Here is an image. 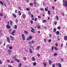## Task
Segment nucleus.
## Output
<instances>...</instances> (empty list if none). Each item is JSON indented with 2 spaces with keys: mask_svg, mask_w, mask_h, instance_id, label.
Instances as JSON below:
<instances>
[{
  "mask_svg": "<svg viewBox=\"0 0 67 67\" xmlns=\"http://www.w3.org/2000/svg\"><path fill=\"white\" fill-rule=\"evenodd\" d=\"M12 15L15 18H16V15L14 14H12Z\"/></svg>",
  "mask_w": 67,
  "mask_h": 67,
  "instance_id": "18",
  "label": "nucleus"
},
{
  "mask_svg": "<svg viewBox=\"0 0 67 67\" xmlns=\"http://www.w3.org/2000/svg\"><path fill=\"white\" fill-rule=\"evenodd\" d=\"M21 36L22 39L24 41H25V36L24 35V34H22L21 35Z\"/></svg>",
  "mask_w": 67,
  "mask_h": 67,
  "instance_id": "3",
  "label": "nucleus"
},
{
  "mask_svg": "<svg viewBox=\"0 0 67 67\" xmlns=\"http://www.w3.org/2000/svg\"><path fill=\"white\" fill-rule=\"evenodd\" d=\"M17 27H18V26H17V25H15V26H14V28L15 29H17Z\"/></svg>",
  "mask_w": 67,
  "mask_h": 67,
  "instance_id": "21",
  "label": "nucleus"
},
{
  "mask_svg": "<svg viewBox=\"0 0 67 67\" xmlns=\"http://www.w3.org/2000/svg\"><path fill=\"white\" fill-rule=\"evenodd\" d=\"M56 65H58V67H62V65H61V64L60 63H56Z\"/></svg>",
  "mask_w": 67,
  "mask_h": 67,
  "instance_id": "7",
  "label": "nucleus"
},
{
  "mask_svg": "<svg viewBox=\"0 0 67 67\" xmlns=\"http://www.w3.org/2000/svg\"><path fill=\"white\" fill-rule=\"evenodd\" d=\"M57 29H58V30H60V27H58L57 28Z\"/></svg>",
  "mask_w": 67,
  "mask_h": 67,
  "instance_id": "44",
  "label": "nucleus"
},
{
  "mask_svg": "<svg viewBox=\"0 0 67 67\" xmlns=\"http://www.w3.org/2000/svg\"><path fill=\"white\" fill-rule=\"evenodd\" d=\"M52 63V61L50 60L49 62V64L51 65V64Z\"/></svg>",
  "mask_w": 67,
  "mask_h": 67,
  "instance_id": "16",
  "label": "nucleus"
},
{
  "mask_svg": "<svg viewBox=\"0 0 67 67\" xmlns=\"http://www.w3.org/2000/svg\"><path fill=\"white\" fill-rule=\"evenodd\" d=\"M64 40L65 41L67 40V36H65L64 38Z\"/></svg>",
  "mask_w": 67,
  "mask_h": 67,
  "instance_id": "14",
  "label": "nucleus"
},
{
  "mask_svg": "<svg viewBox=\"0 0 67 67\" xmlns=\"http://www.w3.org/2000/svg\"><path fill=\"white\" fill-rule=\"evenodd\" d=\"M45 10L46 11H48V9L46 8H45Z\"/></svg>",
  "mask_w": 67,
  "mask_h": 67,
  "instance_id": "57",
  "label": "nucleus"
},
{
  "mask_svg": "<svg viewBox=\"0 0 67 67\" xmlns=\"http://www.w3.org/2000/svg\"><path fill=\"white\" fill-rule=\"evenodd\" d=\"M46 22V20H44L42 21V22L43 23H45V22Z\"/></svg>",
  "mask_w": 67,
  "mask_h": 67,
  "instance_id": "36",
  "label": "nucleus"
},
{
  "mask_svg": "<svg viewBox=\"0 0 67 67\" xmlns=\"http://www.w3.org/2000/svg\"><path fill=\"white\" fill-rule=\"evenodd\" d=\"M24 33L26 34H28V32L26 30H25L24 31Z\"/></svg>",
  "mask_w": 67,
  "mask_h": 67,
  "instance_id": "20",
  "label": "nucleus"
},
{
  "mask_svg": "<svg viewBox=\"0 0 67 67\" xmlns=\"http://www.w3.org/2000/svg\"><path fill=\"white\" fill-rule=\"evenodd\" d=\"M0 3L2 4V5H3V2H2V1H0Z\"/></svg>",
  "mask_w": 67,
  "mask_h": 67,
  "instance_id": "38",
  "label": "nucleus"
},
{
  "mask_svg": "<svg viewBox=\"0 0 67 67\" xmlns=\"http://www.w3.org/2000/svg\"><path fill=\"white\" fill-rule=\"evenodd\" d=\"M7 61L8 63H10V61L9 60H7Z\"/></svg>",
  "mask_w": 67,
  "mask_h": 67,
  "instance_id": "56",
  "label": "nucleus"
},
{
  "mask_svg": "<svg viewBox=\"0 0 67 67\" xmlns=\"http://www.w3.org/2000/svg\"><path fill=\"white\" fill-rule=\"evenodd\" d=\"M22 16L23 18V19H25V18H26V15L25 14H23L22 15Z\"/></svg>",
  "mask_w": 67,
  "mask_h": 67,
  "instance_id": "10",
  "label": "nucleus"
},
{
  "mask_svg": "<svg viewBox=\"0 0 67 67\" xmlns=\"http://www.w3.org/2000/svg\"><path fill=\"white\" fill-rule=\"evenodd\" d=\"M63 0V5L64 7H67V1H65V0Z\"/></svg>",
  "mask_w": 67,
  "mask_h": 67,
  "instance_id": "1",
  "label": "nucleus"
},
{
  "mask_svg": "<svg viewBox=\"0 0 67 67\" xmlns=\"http://www.w3.org/2000/svg\"><path fill=\"white\" fill-rule=\"evenodd\" d=\"M24 59L25 60H26V58L25 57H24Z\"/></svg>",
  "mask_w": 67,
  "mask_h": 67,
  "instance_id": "45",
  "label": "nucleus"
},
{
  "mask_svg": "<svg viewBox=\"0 0 67 67\" xmlns=\"http://www.w3.org/2000/svg\"><path fill=\"white\" fill-rule=\"evenodd\" d=\"M0 64L1 65L2 64V61H1V60L0 59Z\"/></svg>",
  "mask_w": 67,
  "mask_h": 67,
  "instance_id": "50",
  "label": "nucleus"
},
{
  "mask_svg": "<svg viewBox=\"0 0 67 67\" xmlns=\"http://www.w3.org/2000/svg\"><path fill=\"white\" fill-rule=\"evenodd\" d=\"M44 42L45 43H46L47 42V41H46V40L45 39H44Z\"/></svg>",
  "mask_w": 67,
  "mask_h": 67,
  "instance_id": "29",
  "label": "nucleus"
},
{
  "mask_svg": "<svg viewBox=\"0 0 67 67\" xmlns=\"http://www.w3.org/2000/svg\"><path fill=\"white\" fill-rule=\"evenodd\" d=\"M54 31H53V32H55L56 31V29L55 28L54 29Z\"/></svg>",
  "mask_w": 67,
  "mask_h": 67,
  "instance_id": "32",
  "label": "nucleus"
},
{
  "mask_svg": "<svg viewBox=\"0 0 67 67\" xmlns=\"http://www.w3.org/2000/svg\"><path fill=\"white\" fill-rule=\"evenodd\" d=\"M51 40H49V41H48V42H49V43H50V42H51Z\"/></svg>",
  "mask_w": 67,
  "mask_h": 67,
  "instance_id": "53",
  "label": "nucleus"
},
{
  "mask_svg": "<svg viewBox=\"0 0 67 67\" xmlns=\"http://www.w3.org/2000/svg\"><path fill=\"white\" fill-rule=\"evenodd\" d=\"M11 63H14V61H11L10 62Z\"/></svg>",
  "mask_w": 67,
  "mask_h": 67,
  "instance_id": "60",
  "label": "nucleus"
},
{
  "mask_svg": "<svg viewBox=\"0 0 67 67\" xmlns=\"http://www.w3.org/2000/svg\"><path fill=\"white\" fill-rule=\"evenodd\" d=\"M16 60L17 62H20V61L18 59H17Z\"/></svg>",
  "mask_w": 67,
  "mask_h": 67,
  "instance_id": "49",
  "label": "nucleus"
},
{
  "mask_svg": "<svg viewBox=\"0 0 67 67\" xmlns=\"http://www.w3.org/2000/svg\"><path fill=\"white\" fill-rule=\"evenodd\" d=\"M10 25H12V21L10 20Z\"/></svg>",
  "mask_w": 67,
  "mask_h": 67,
  "instance_id": "41",
  "label": "nucleus"
},
{
  "mask_svg": "<svg viewBox=\"0 0 67 67\" xmlns=\"http://www.w3.org/2000/svg\"><path fill=\"white\" fill-rule=\"evenodd\" d=\"M43 65H44V66L46 67V63L45 62H44L43 63Z\"/></svg>",
  "mask_w": 67,
  "mask_h": 67,
  "instance_id": "22",
  "label": "nucleus"
},
{
  "mask_svg": "<svg viewBox=\"0 0 67 67\" xmlns=\"http://www.w3.org/2000/svg\"><path fill=\"white\" fill-rule=\"evenodd\" d=\"M16 57H17V56H16L15 55V56H13V59H14V60H16L17 58H16Z\"/></svg>",
  "mask_w": 67,
  "mask_h": 67,
  "instance_id": "11",
  "label": "nucleus"
},
{
  "mask_svg": "<svg viewBox=\"0 0 67 67\" xmlns=\"http://www.w3.org/2000/svg\"><path fill=\"white\" fill-rule=\"evenodd\" d=\"M52 67H55V64H53V65H52Z\"/></svg>",
  "mask_w": 67,
  "mask_h": 67,
  "instance_id": "48",
  "label": "nucleus"
},
{
  "mask_svg": "<svg viewBox=\"0 0 67 67\" xmlns=\"http://www.w3.org/2000/svg\"><path fill=\"white\" fill-rule=\"evenodd\" d=\"M30 23L31 24H33V22L32 21V20H31L30 21Z\"/></svg>",
  "mask_w": 67,
  "mask_h": 67,
  "instance_id": "47",
  "label": "nucleus"
},
{
  "mask_svg": "<svg viewBox=\"0 0 67 67\" xmlns=\"http://www.w3.org/2000/svg\"><path fill=\"white\" fill-rule=\"evenodd\" d=\"M8 52L9 54H10L11 53V50H8Z\"/></svg>",
  "mask_w": 67,
  "mask_h": 67,
  "instance_id": "19",
  "label": "nucleus"
},
{
  "mask_svg": "<svg viewBox=\"0 0 67 67\" xmlns=\"http://www.w3.org/2000/svg\"><path fill=\"white\" fill-rule=\"evenodd\" d=\"M57 53H55L54 54V56H57Z\"/></svg>",
  "mask_w": 67,
  "mask_h": 67,
  "instance_id": "35",
  "label": "nucleus"
},
{
  "mask_svg": "<svg viewBox=\"0 0 67 67\" xmlns=\"http://www.w3.org/2000/svg\"><path fill=\"white\" fill-rule=\"evenodd\" d=\"M31 43H34V41H31Z\"/></svg>",
  "mask_w": 67,
  "mask_h": 67,
  "instance_id": "62",
  "label": "nucleus"
},
{
  "mask_svg": "<svg viewBox=\"0 0 67 67\" xmlns=\"http://www.w3.org/2000/svg\"><path fill=\"white\" fill-rule=\"evenodd\" d=\"M30 48H32L33 47L32 45L30 46Z\"/></svg>",
  "mask_w": 67,
  "mask_h": 67,
  "instance_id": "58",
  "label": "nucleus"
},
{
  "mask_svg": "<svg viewBox=\"0 0 67 67\" xmlns=\"http://www.w3.org/2000/svg\"><path fill=\"white\" fill-rule=\"evenodd\" d=\"M29 5L31 6H33V4L32 3H29Z\"/></svg>",
  "mask_w": 67,
  "mask_h": 67,
  "instance_id": "30",
  "label": "nucleus"
},
{
  "mask_svg": "<svg viewBox=\"0 0 67 67\" xmlns=\"http://www.w3.org/2000/svg\"><path fill=\"white\" fill-rule=\"evenodd\" d=\"M56 18L57 20H58V21L59 20V19H58V16H56Z\"/></svg>",
  "mask_w": 67,
  "mask_h": 67,
  "instance_id": "40",
  "label": "nucleus"
},
{
  "mask_svg": "<svg viewBox=\"0 0 67 67\" xmlns=\"http://www.w3.org/2000/svg\"><path fill=\"white\" fill-rule=\"evenodd\" d=\"M36 63L35 62H34L33 63V65L34 66H36Z\"/></svg>",
  "mask_w": 67,
  "mask_h": 67,
  "instance_id": "28",
  "label": "nucleus"
},
{
  "mask_svg": "<svg viewBox=\"0 0 67 67\" xmlns=\"http://www.w3.org/2000/svg\"><path fill=\"white\" fill-rule=\"evenodd\" d=\"M40 48V46H38L36 47V51H38Z\"/></svg>",
  "mask_w": 67,
  "mask_h": 67,
  "instance_id": "6",
  "label": "nucleus"
},
{
  "mask_svg": "<svg viewBox=\"0 0 67 67\" xmlns=\"http://www.w3.org/2000/svg\"><path fill=\"white\" fill-rule=\"evenodd\" d=\"M38 18L39 19H41V16H38Z\"/></svg>",
  "mask_w": 67,
  "mask_h": 67,
  "instance_id": "51",
  "label": "nucleus"
},
{
  "mask_svg": "<svg viewBox=\"0 0 67 67\" xmlns=\"http://www.w3.org/2000/svg\"><path fill=\"white\" fill-rule=\"evenodd\" d=\"M55 34L57 35H59V32L58 31H57Z\"/></svg>",
  "mask_w": 67,
  "mask_h": 67,
  "instance_id": "15",
  "label": "nucleus"
},
{
  "mask_svg": "<svg viewBox=\"0 0 67 67\" xmlns=\"http://www.w3.org/2000/svg\"><path fill=\"white\" fill-rule=\"evenodd\" d=\"M9 49H12L13 48L12 47V46H10L9 47Z\"/></svg>",
  "mask_w": 67,
  "mask_h": 67,
  "instance_id": "33",
  "label": "nucleus"
},
{
  "mask_svg": "<svg viewBox=\"0 0 67 67\" xmlns=\"http://www.w3.org/2000/svg\"><path fill=\"white\" fill-rule=\"evenodd\" d=\"M18 13H19V15H21V13L20 12H19Z\"/></svg>",
  "mask_w": 67,
  "mask_h": 67,
  "instance_id": "37",
  "label": "nucleus"
},
{
  "mask_svg": "<svg viewBox=\"0 0 67 67\" xmlns=\"http://www.w3.org/2000/svg\"><path fill=\"white\" fill-rule=\"evenodd\" d=\"M54 48L55 51H57L58 50V49L56 47H54Z\"/></svg>",
  "mask_w": 67,
  "mask_h": 67,
  "instance_id": "23",
  "label": "nucleus"
},
{
  "mask_svg": "<svg viewBox=\"0 0 67 67\" xmlns=\"http://www.w3.org/2000/svg\"><path fill=\"white\" fill-rule=\"evenodd\" d=\"M54 24H55V25H56V24H57V22H54Z\"/></svg>",
  "mask_w": 67,
  "mask_h": 67,
  "instance_id": "52",
  "label": "nucleus"
},
{
  "mask_svg": "<svg viewBox=\"0 0 67 67\" xmlns=\"http://www.w3.org/2000/svg\"><path fill=\"white\" fill-rule=\"evenodd\" d=\"M1 34L2 35V31H1V30H0V35Z\"/></svg>",
  "mask_w": 67,
  "mask_h": 67,
  "instance_id": "39",
  "label": "nucleus"
},
{
  "mask_svg": "<svg viewBox=\"0 0 67 67\" xmlns=\"http://www.w3.org/2000/svg\"><path fill=\"white\" fill-rule=\"evenodd\" d=\"M9 37H10V38L11 39V40H12V41H14V37H13L11 36H9Z\"/></svg>",
  "mask_w": 67,
  "mask_h": 67,
  "instance_id": "8",
  "label": "nucleus"
},
{
  "mask_svg": "<svg viewBox=\"0 0 67 67\" xmlns=\"http://www.w3.org/2000/svg\"><path fill=\"white\" fill-rule=\"evenodd\" d=\"M55 46H57V47H58V44L57 43H56Z\"/></svg>",
  "mask_w": 67,
  "mask_h": 67,
  "instance_id": "54",
  "label": "nucleus"
},
{
  "mask_svg": "<svg viewBox=\"0 0 67 67\" xmlns=\"http://www.w3.org/2000/svg\"><path fill=\"white\" fill-rule=\"evenodd\" d=\"M49 36L50 37H52V35H51V34H49Z\"/></svg>",
  "mask_w": 67,
  "mask_h": 67,
  "instance_id": "59",
  "label": "nucleus"
},
{
  "mask_svg": "<svg viewBox=\"0 0 67 67\" xmlns=\"http://www.w3.org/2000/svg\"><path fill=\"white\" fill-rule=\"evenodd\" d=\"M37 20V18H35V21H36V20Z\"/></svg>",
  "mask_w": 67,
  "mask_h": 67,
  "instance_id": "61",
  "label": "nucleus"
},
{
  "mask_svg": "<svg viewBox=\"0 0 67 67\" xmlns=\"http://www.w3.org/2000/svg\"><path fill=\"white\" fill-rule=\"evenodd\" d=\"M32 36H29L28 38H27V41H29V40H32Z\"/></svg>",
  "mask_w": 67,
  "mask_h": 67,
  "instance_id": "5",
  "label": "nucleus"
},
{
  "mask_svg": "<svg viewBox=\"0 0 67 67\" xmlns=\"http://www.w3.org/2000/svg\"><path fill=\"white\" fill-rule=\"evenodd\" d=\"M40 10L41 11H44V9L43 8H40Z\"/></svg>",
  "mask_w": 67,
  "mask_h": 67,
  "instance_id": "25",
  "label": "nucleus"
},
{
  "mask_svg": "<svg viewBox=\"0 0 67 67\" xmlns=\"http://www.w3.org/2000/svg\"><path fill=\"white\" fill-rule=\"evenodd\" d=\"M18 8L19 9H21V7H18Z\"/></svg>",
  "mask_w": 67,
  "mask_h": 67,
  "instance_id": "64",
  "label": "nucleus"
},
{
  "mask_svg": "<svg viewBox=\"0 0 67 67\" xmlns=\"http://www.w3.org/2000/svg\"><path fill=\"white\" fill-rule=\"evenodd\" d=\"M15 23H18V20L17 19H16L15 20Z\"/></svg>",
  "mask_w": 67,
  "mask_h": 67,
  "instance_id": "26",
  "label": "nucleus"
},
{
  "mask_svg": "<svg viewBox=\"0 0 67 67\" xmlns=\"http://www.w3.org/2000/svg\"><path fill=\"white\" fill-rule=\"evenodd\" d=\"M32 61H35V57H33L32 58Z\"/></svg>",
  "mask_w": 67,
  "mask_h": 67,
  "instance_id": "17",
  "label": "nucleus"
},
{
  "mask_svg": "<svg viewBox=\"0 0 67 67\" xmlns=\"http://www.w3.org/2000/svg\"><path fill=\"white\" fill-rule=\"evenodd\" d=\"M26 10L27 11H29L30 10V8H27L26 9Z\"/></svg>",
  "mask_w": 67,
  "mask_h": 67,
  "instance_id": "42",
  "label": "nucleus"
},
{
  "mask_svg": "<svg viewBox=\"0 0 67 67\" xmlns=\"http://www.w3.org/2000/svg\"><path fill=\"white\" fill-rule=\"evenodd\" d=\"M48 13L49 15H50L51 14L50 13V11L48 10Z\"/></svg>",
  "mask_w": 67,
  "mask_h": 67,
  "instance_id": "34",
  "label": "nucleus"
},
{
  "mask_svg": "<svg viewBox=\"0 0 67 67\" xmlns=\"http://www.w3.org/2000/svg\"><path fill=\"white\" fill-rule=\"evenodd\" d=\"M29 51L30 53H31V54L32 53V49H29Z\"/></svg>",
  "mask_w": 67,
  "mask_h": 67,
  "instance_id": "24",
  "label": "nucleus"
},
{
  "mask_svg": "<svg viewBox=\"0 0 67 67\" xmlns=\"http://www.w3.org/2000/svg\"><path fill=\"white\" fill-rule=\"evenodd\" d=\"M6 27L7 29H10V26H9V25H7L6 26Z\"/></svg>",
  "mask_w": 67,
  "mask_h": 67,
  "instance_id": "13",
  "label": "nucleus"
},
{
  "mask_svg": "<svg viewBox=\"0 0 67 67\" xmlns=\"http://www.w3.org/2000/svg\"><path fill=\"white\" fill-rule=\"evenodd\" d=\"M31 29H32V30H31V32H32L33 33H35V32H34V31H35V29L32 28V27H31Z\"/></svg>",
  "mask_w": 67,
  "mask_h": 67,
  "instance_id": "9",
  "label": "nucleus"
},
{
  "mask_svg": "<svg viewBox=\"0 0 67 67\" xmlns=\"http://www.w3.org/2000/svg\"><path fill=\"white\" fill-rule=\"evenodd\" d=\"M53 49H54V46H52V51H53Z\"/></svg>",
  "mask_w": 67,
  "mask_h": 67,
  "instance_id": "43",
  "label": "nucleus"
},
{
  "mask_svg": "<svg viewBox=\"0 0 67 67\" xmlns=\"http://www.w3.org/2000/svg\"><path fill=\"white\" fill-rule=\"evenodd\" d=\"M52 8L53 10H54L55 9V8L54 7V6H52Z\"/></svg>",
  "mask_w": 67,
  "mask_h": 67,
  "instance_id": "46",
  "label": "nucleus"
},
{
  "mask_svg": "<svg viewBox=\"0 0 67 67\" xmlns=\"http://www.w3.org/2000/svg\"><path fill=\"white\" fill-rule=\"evenodd\" d=\"M28 14H29V15H31V13H30V12L29 13H28Z\"/></svg>",
  "mask_w": 67,
  "mask_h": 67,
  "instance_id": "63",
  "label": "nucleus"
},
{
  "mask_svg": "<svg viewBox=\"0 0 67 67\" xmlns=\"http://www.w3.org/2000/svg\"><path fill=\"white\" fill-rule=\"evenodd\" d=\"M17 10L15 9V13H17Z\"/></svg>",
  "mask_w": 67,
  "mask_h": 67,
  "instance_id": "55",
  "label": "nucleus"
},
{
  "mask_svg": "<svg viewBox=\"0 0 67 67\" xmlns=\"http://www.w3.org/2000/svg\"><path fill=\"white\" fill-rule=\"evenodd\" d=\"M22 66V63H20V64L18 66L19 67H21Z\"/></svg>",
  "mask_w": 67,
  "mask_h": 67,
  "instance_id": "31",
  "label": "nucleus"
},
{
  "mask_svg": "<svg viewBox=\"0 0 67 67\" xmlns=\"http://www.w3.org/2000/svg\"><path fill=\"white\" fill-rule=\"evenodd\" d=\"M3 15V13H0V16H2Z\"/></svg>",
  "mask_w": 67,
  "mask_h": 67,
  "instance_id": "27",
  "label": "nucleus"
},
{
  "mask_svg": "<svg viewBox=\"0 0 67 67\" xmlns=\"http://www.w3.org/2000/svg\"><path fill=\"white\" fill-rule=\"evenodd\" d=\"M16 31H15V30H14L11 33V35H13V36H14V34L15 33Z\"/></svg>",
  "mask_w": 67,
  "mask_h": 67,
  "instance_id": "4",
  "label": "nucleus"
},
{
  "mask_svg": "<svg viewBox=\"0 0 67 67\" xmlns=\"http://www.w3.org/2000/svg\"><path fill=\"white\" fill-rule=\"evenodd\" d=\"M34 4L35 7L36 6L37 7H38L40 5L39 3L36 2H34Z\"/></svg>",
  "mask_w": 67,
  "mask_h": 67,
  "instance_id": "2",
  "label": "nucleus"
},
{
  "mask_svg": "<svg viewBox=\"0 0 67 67\" xmlns=\"http://www.w3.org/2000/svg\"><path fill=\"white\" fill-rule=\"evenodd\" d=\"M7 39L8 43H10V38H9L7 37Z\"/></svg>",
  "mask_w": 67,
  "mask_h": 67,
  "instance_id": "12",
  "label": "nucleus"
}]
</instances>
